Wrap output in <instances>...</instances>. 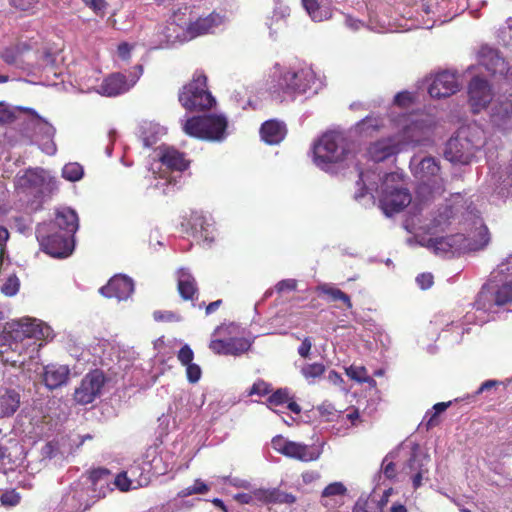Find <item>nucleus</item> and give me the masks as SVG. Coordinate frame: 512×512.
Wrapping results in <instances>:
<instances>
[{
	"mask_svg": "<svg viewBox=\"0 0 512 512\" xmlns=\"http://www.w3.org/2000/svg\"><path fill=\"white\" fill-rule=\"evenodd\" d=\"M265 85L272 97L282 101L285 98L317 94L324 84L321 76L310 65L285 66L276 63L270 69Z\"/></svg>",
	"mask_w": 512,
	"mask_h": 512,
	"instance_id": "f257e3e1",
	"label": "nucleus"
},
{
	"mask_svg": "<svg viewBox=\"0 0 512 512\" xmlns=\"http://www.w3.org/2000/svg\"><path fill=\"white\" fill-rule=\"evenodd\" d=\"M52 337L53 330L51 327L38 319L24 317L7 322L0 333L1 361L10 363L12 366H19L24 371L26 361L23 357V351L28 346L24 340Z\"/></svg>",
	"mask_w": 512,
	"mask_h": 512,
	"instance_id": "f03ea898",
	"label": "nucleus"
},
{
	"mask_svg": "<svg viewBox=\"0 0 512 512\" xmlns=\"http://www.w3.org/2000/svg\"><path fill=\"white\" fill-rule=\"evenodd\" d=\"M392 124L398 130L394 136L381 138L370 144L367 153L375 162L383 161L409 146L425 145L430 140L431 122L419 124L416 119H396L392 115Z\"/></svg>",
	"mask_w": 512,
	"mask_h": 512,
	"instance_id": "7ed1b4c3",
	"label": "nucleus"
},
{
	"mask_svg": "<svg viewBox=\"0 0 512 512\" xmlns=\"http://www.w3.org/2000/svg\"><path fill=\"white\" fill-rule=\"evenodd\" d=\"M360 184L365 191L357 194V197L376 191L380 207L386 216L400 212L411 202V195L404 187L401 173L392 172L381 177L375 172H361L358 185Z\"/></svg>",
	"mask_w": 512,
	"mask_h": 512,
	"instance_id": "20e7f679",
	"label": "nucleus"
},
{
	"mask_svg": "<svg viewBox=\"0 0 512 512\" xmlns=\"http://www.w3.org/2000/svg\"><path fill=\"white\" fill-rule=\"evenodd\" d=\"M78 227L76 212L64 207L57 210L54 223L39 225L36 235L44 252L55 258H65L74 249L73 235Z\"/></svg>",
	"mask_w": 512,
	"mask_h": 512,
	"instance_id": "39448f33",
	"label": "nucleus"
},
{
	"mask_svg": "<svg viewBox=\"0 0 512 512\" xmlns=\"http://www.w3.org/2000/svg\"><path fill=\"white\" fill-rule=\"evenodd\" d=\"M354 157L353 143L341 131H329L313 144V162L321 170L334 173Z\"/></svg>",
	"mask_w": 512,
	"mask_h": 512,
	"instance_id": "423d86ee",
	"label": "nucleus"
},
{
	"mask_svg": "<svg viewBox=\"0 0 512 512\" xmlns=\"http://www.w3.org/2000/svg\"><path fill=\"white\" fill-rule=\"evenodd\" d=\"M510 265H512V255L507 259V263H501L491 273L489 281L482 287L475 301V306L478 310L491 312L494 307L512 302V272L509 271Z\"/></svg>",
	"mask_w": 512,
	"mask_h": 512,
	"instance_id": "0eeeda50",
	"label": "nucleus"
},
{
	"mask_svg": "<svg viewBox=\"0 0 512 512\" xmlns=\"http://www.w3.org/2000/svg\"><path fill=\"white\" fill-rule=\"evenodd\" d=\"M485 141L483 128L477 123H469L460 127L448 140L444 156L451 163L469 164L485 145Z\"/></svg>",
	"mask_w": 512,
	"mask_h": 512,
	"instance_id": "6e6552de",
	"label": "nucleus"
},
{
	"mask_svg": "<svg viewBox=\"0 0 512 512\" xmlns=\"http://www.w3.org/2000/svg\"><path fill=\"white\" fill-rule=\"evenodd\" d=\"M154 153L151 170L156 179L163 180V183L158 181L155 187L176 184L181 172L188 168L189 161L178 150L166 145L159 146Z\"/></svg>",
	"mask_w": 512,
	"mask_h": 512,
	"instance_id": "1a4fd4ad",
	"label": "nucleus"
},
{
	"mask_svg": "<svg viewBox=\"0 0 512 512\" xmlns=\"http://www.w3.org/2000/svg\"><path fill=\"white\" fill-rule=\"evenodd\" d=\"M112 481L113 474L108 470H94L85 478L80 489V485L73 487V490L67 496L66 501H69L71 497L73 500L77 501V509H86L90 505V499L105 497L113 490Z\"/></svg>",
	"mask_w": 512,
	"mask_h": 512,
	"instance_id": "9d476101",
	"label": "nucleus"
},
{
	"mask_svg": "<svg viewBox=\"0 0 512 512\" xmlns=\"http://www.w3.org/2000/svg\"><path fill=\"white\" fill-rule=\"evenodd\" d=\"M228 122L224 115L192 117L182 121L183 131L199 139L222 141L227 136Z\"/></svg>",
	"mask_w": 512,
	"mask_h": 512,
	"instance_id": "9b49d317",
	"label": "nucleus"
},
{
	"mask_svg": "<svg viewBox=\"0 0 512 512\" xmlns=\"http://www.w3.org/2000/svg\"><path fill=\"white\" fill-rule=\"evenodd\" d=\"M143 73V67L137 65L129 73L128 78L122 73H113L106 77L100 84H97L99 78L89 77L83 84V89L87 92L95 91L100 95L113 97L130 90L139 80Z\"/></svg>",
	"mask_w": 512,
	"mask_h": 512,
	"instance_id": "f8f14e48",
	"label": "nucleus"
},
{
	"mask_svg": "<svg viewBox=\"0 0 512 512\" xmlns=\"http://www.w3.org/2000/svg\"><path fill=\"white\" fill-rule=\"evenodd\" d=\"M207 78L202 72H196L192 81L185 85L179 94V101L187 110L209 109L215 99L207 89Z\"/></svg>",
	"mask_w": 512,
	"mask_h": 512,
	"instance_id": "ddd939ff",
	"label": "nucleus"
},
{
	"mask_svg": "<svg viewBox=\"0 0 512 512\" xmlns=\"http://www.w3.org/2000/svg\"><path fill=\"white\" fill-rule=\"evenodd\" d=\"M482 229V240L480 242L465 243L464 234H454L446 237L430 238L422 245L433 250V252L440 256H453L459 253L477 252L487 242L485 229Z\"/></svg>",
	"mask_w": 512,
	"mask_h": 512,
	"instance_id": "4468645a",
	"label": "nucleus"
},
{
	"mask_svg": "<svg viewBox=\"0 0 512 512\" xmlns=\"http://www.w3.org/2000/svg\"><path fill=\"white\" fill-rule=\"evenodd\" d=\"M185 12V19L175 18L176 24L185 25L186 39H194L206 34H212L217 28L223 26L227 22L225 13L213 11L208 15L199 16L192 19L188 13V8L183 10Z\"/></svg>",
	"mask_w": 512,
	"mask_h": 512,
	"instance_id": "2eb2a0df",
	"label": "nucleus"
},
{
	"mask_svg": "<svg viewBox=\"0 0 512 512\" xmlns=\"http://www.w3.org/2000/svg\"><path fill=\"white\" fill-rule=\"evenodd\" d=\"M271 446L276 452L301 462L316 461L322 454L320 446L291 441L282 435L273 437Z\"/></svg>",
	"mask_w": 512,
	"mask_h": 512,
	"instance_id": "dca6fc26",
	"label": "nucleus"
},
{
	"mask_svg": "<svg viewBox=\"0 0 512 512\" xmlns=\"http://www.w3.org/2000/svg\"><path fill=\"white\" fill-rule=\"evenodd\" d=\"M410 167L414 176L422 182L423 186L430 187L433 194L441 193V179L438 176L440 167L434 157L427 156L420 159L418 156H414L411 159Z\"/></svg>",
	"mask_w": 512,
	"mask_h": 512,
	"instance_id": "f3484780",
	"label": "nucleus"
},
{
	"mask_svg": "<svg viewBox=\"0 0 512 512\" xmlns=\"http://www.w3.org/2000/svg\"><path fill=\"white\" fill-rule=\"evenodd\" d=\"M28 129L32 131L29 135L32 140L39 145L41 150L53 155L56 152V145L53 142L55 128L36 112L31 111V118L28 121Z\"/></svg>",
	"mask_w": 512,
	"mask_h": 512,
	"instance_id": "a211bd4d",
	"label": "nucleus"
},
{
	"mask_svg": "<svg viewBox=\"0 0 512 512\" xmlns=\"http://www.w3.org/2000/svg\"><path fill=\"white\" fill-rule=\"evenodd\" d=\"M104 383L105 377L102 371L94 370L88 373L75 389V401L82 405L92 403L100 395Z\"/></svg>",
	"mask_w": 512,
	"mask_h": 512,
	"instance_id": "6ab92c4d",
	"label": "nucleus"
},
{
	"mask_svg": "<svg viewBox=\"0 0 512 512\" xmlns=\"http://www.w3.org/2000/svg\"><path fill=\"white\" fill-rule=\"evenodd\" d=\"M461 83L454 71H441L430 78L428 93L432 98L449 97L459 91Z\"/></svg>",
	"mask_w": 512,
	"mask_h": 512,
	"instance_id": "aec40b11",
	"label": "nucleus"
},
{
	"mask_svg": "<svg viewBox=\"0 0 512 512\" xmlns=\"http://www.w3.org/2000/svg\"><path fill=\"white\" fill-rule=\"evenodd\" d=\"M414 95L408 91H402L395 95L393 105L389 110V119L392 122V113L396 119L413 118L416 119L419 124L423 122H431V130L435 125V120L430 115H424L419 113H404L402 110L409 109L414 104Z\"/></svg>",
	"mask_w": 512,
	"mask_h": 512,
	"instance_id": "412c9836",
	"label": "nucleus"
},
{
	"mask_svg": "<svg viewBox=\"0 0 512 512\" xmlns=\"http://www.w3.org/2000/svg\"><path fill=\"white\" fill-rule=\"evenodd\" d=\"M468 96L473 112L478 113L485 109L491 102L493 93L486 80L475 76L469 83Z\"/></svg>",
	"mask_w": 512,
	"mask_h": 512,
	"instance_id": "4be33fe9",
	"label": "nucleus"
},
{
	"mask_svg": "<svg viewBox=\"0 0 512 512\" xmlns=\"http://www.w3.org/2000/svg\"><path fill=\"white\" fill-rule=\"evenodd\" d=\"M478 61L491 74L505 76L507 80L512 79V71L510 72L508 64L497 50L488 46L481 47L478 52Z\"/></svg>",
	"mask_w": 512,
	"mask_h": 512,
	"instance_id": "5701e85b",
	"label": "nucleus"
},
{
	"mask_svg": "<svg viewBox=\"0 0 512 512\" xmlns=\"http://www.w3.org/2000/svg\"><path fill=\"white\" fill-rule=\"evenodd\" d=\"M430 457L427 454L414 452L409 458L403 471L410 476L415 490L423 485V480H428Z\"/></svg>",
	"mask_w": 512,
	"mask_h": 512,
	"instance_id": "b1692460",
	"label": "nucleus"
},
{
	"mask_svg": "<svg viewBox=\"0 0 512 512\" xmlns=\"http://www.w3.org/2000/svg\"><path fill=\"white\" fill-rule=\"evenodd\" d=\"M99 292L107 298H116L118 301L127 300L134 292V282L125 275H115L99 289Z\"/></svg>",
	"mask_w": 512,
	"mask_h": 512,
	"instance_id": "393cba45",
	"label": "nucleus"
},
{
	"mask_svg": "<svg viewBox=\"0 0 512 512\" xmlns=\"http://www.w3.org/2000/svg\"><path fill=\"white\" fill-rule=\"evenodd\" d=\"M462 216L465 219V224L469 227V234H468V236H465V243L480 242L482 240L481 239L482 238V236H481L482 229L481 228H484L486 236H487V242L481 248H479L477 251H480V250H483L484 248H486L490 242V234H489L488 228L483 223V220L478 215V211L474 207L472 208L471 206H468L466 208L465 212L462 213Z\"/></svg>",
	"mask_w": 512,
	"mask_h": 512,
	"instance_id": "a878e982",
	"label": "nucleus"
},
{
	"mask_svg": "<svg viewBox=\"0 0 512 512\" xmlns=\"http://www.w3.org/2000/svg\"><path fill=\"white\" fill-rule=\"evenodd\" d=\"M46 181V172L41 168H30L15 177V187L23 192H38Z\"/></svg>",
	"mask_w": 512,
	"mask_h": 512,
	"instance_id": "bb28decb",
	"label": "nucleus"
},
{
	"mask_svg": "<svg viewBox=\"0 0 512 512\" xmlns=\"http://www.w3.org/2000/svg\"><path fill=\"white\" fill-rule=\"evenodd\" d=\"M490 121L499 129H512V99H499L493 102L490 110Z\"/></svg>",
	"mask_w": 512,
	"mask_h": 512,
	"instance_id": "cd10ccee",
	"label": "nucleus"
},
{
	"mask_svg": "<svg viewBox=\"0 0 512 512\" xmlns=\"http://www.w3.org/2000/svg\"><path fill=\"white\" fill-rule=\"evenodd\" d=\"M70 370L67 365L49 364L42 368L41 376L44 385L50 389H56L66 384Z\"/></svg>",
	"mask_w": 512,
	"mask_h": 512,
	"instance_id": "c85d7f7f",
	"label": "nucleus"
},
{
	"mask_svg": "<svg viewBox=\"0 0 512 512\" xmlns=\"http://www.w3.org/2000/svg\"><path fill=\"white\" fill-rule=\"evenodd\" d=\"M251 346L245 338H230L226 340L216 339L210 342V349L216 354L240 355L246 352Z\"/></svg>",
	"mask_w": 512,
	"mask_h": 512,
	"instance_id": "c756f323",
	"label": "nucleus"
},
{
	"mask_svg": "<svg viewBox=\"0 0 512 512\" xmlns=\"http://www.w3.org/2000/svg\"><path fill=\"white\" fill-rule=\"evenodd\" d=\"M257 504H292L296 501L294 495L281 491L279 488L253 489Z\"/></svg>",
	"mask_w": 512,
	"mask_h": 512,
	"instance_id": "7c9ffc66",
	"label": "nucleus"
},
{
	"mask_svg": "<svg viewBox=\"0 0 512 512\" xmlns=\"http://www.w3.org/2000/svg\"><path fill=\"white\" fill-rule=\"evenodd\" d=\"M31 47L22 42L14 46L6 47L0 54L1 58L9 65L23 67L24 64H31Z\"/></svg>",
	"mask_w": 512,
	"mask_h": 512,
	"instance_id": "2f4dec72",
	"label": "nucleus"
},
{
	"mask_svg": "<svg viewBox=\"0 0 512 512\" xmlns=\"http://www.w3.org/2000/svg\"><path fill=\"white\" fill-rule=\"evenodd\" d=\"M177 16L185 19V12H183V10H179L172 15L167 25L161 31L162 37L159 40V44L188 40L185 37V25L176 24L175 18Z\"/></svg>",
	"mask_w": 512,
	"mask_h": 512,
	"instance_id": "473e14b6",
	"label": "nucleus"
},
{
	"mask_svg": "<svg viewBox=\"0 0 512 512\" xmlns=\"http://www.w3.org/2000/svg\"><path fill=\"white\" fill-rule=\"evenodd\" d=\"M302 5L314 22H322L332 17L331 0H301Z\"/></svg>",
	"mask_w": 512,
	"mask_h": 512,
	"instance_id": "72a5a7b5",
	"label": "nucleus"
},
{
	"mask_svg": "<svg viewBox=\"0 0 512 512\" xmlns=\"http://www.w3.org/2000/svg\"><path fill=\"white\" fill-rule=\"evenodd\" d=\"M21 396L11 388H0V419L11 417L20 407Z\"/></svg>",
	"mask_w": 512,
	"mask_h": 512,
	"instance_id": "f704fd0d",
	"label": "nucleus"
},
{
	"mask_svg": "<svg viewBox=\"0 0 512 512\" xmlns=\"http://www.w3.org/2000/svg\"><path fill=\"white\" fill-rule=\"evenodd\" d=\"M192 228L199 239L211 244L216 237V229L213 219L206 215H195Z\"/></svg>",
	"mask_w": 512,
	"mask_h": 512,
	"instance_id": "c9c22d12",
	"label": "nucleus"
},
{
	"mask_svg": "<svg viewBox=\"0 0 512 512\" xmlns=\"http://www.w3.org/2000/svg\"><path fill=\"white\" fill-rule=\"evenodd\" d=\"M453 212L451 206H445L443 210H439L438 214L430 220L429 223L421 224L420 220L418 223H415L414 218L411 219V225L413 230H423L427 232H432L433 230L441 229L451 218ZM410 223L407 222L406 228L409 229Z\"/></svg>",
	"mask_w": 512,
	"mask_h": 512,
	"instance_id": "e433bc0d",
	"label": "nucleus"
},
{
	"mask_svg": "<svg viewBox=\"0 0 512 512\" xmlns=\"http://www.w3.org/2000/svg\"><path fill=\"white\" fill-rule=\"evenodd\" d=\"M261 139L269 144L280 143L286 135V127L283 123L275 120L266 121L260 129Z\"/></svg>",
	"mask_w": 512,
	"mask_h": 512,
	"instance_id": "4c0bfd02",
	"label": "nucleus"
},
{
	"mask_svg": "<svg viewBox=\"0 0 512 512\" xmlns=\"http://www.w3.org/2000/svg\"><path fill=\"white\" fill-rule=\"evenodd\" d=\"M290 14V8L282 0L274 1L272 16L266 19V26L269 29L270 37L275 38L278 24L281 23Z\"/></svg>",
	"mask_w": 512,
	"mask_h": 512,
	"instance_id": "58836bf2",
	"label": "nucleus"
},
{
	"mask_svg": "<svg viewBox=\"0 0 512 512\" xmlns=\"http://www.w3.org/2000/svg\"><path fill=\"white\" fill-rule=\"evenodd\" d=\"M178 290L181 297L185 300L192 299L197 292L196 281L191 273L181 268L178 271Z\"/></svg>",
	"mask_w": 512,
	"mask_h": 512,
	"instance_id": "ea45409f",
	"label": "nucleus"
},
{
	"mask_svg": "<svg viewBox=\"0 0 512 512\" xmlns=\"http://www.w3.org/2000/svg\"><path fill=\"white\" fill-rule=\"evenodd\" d=\"M384 126L382 118L369 115L355 125V133L361 137H369L378 132Z\"/></svg>",
	"mask_w": 512,
	"mask_h": 512,
	"instance_id": "a19ab883",
	"label": "nucleus"
},
{
	"mask_svg": "<svg viewBox=\"0 0 512 512\" xmlns=\"http://www.w3.org/2000/svg\"><path fill=\"white\" fill-rule=\"evenodd\" d=\"M165 134L166 128L158 123L145 122L141 126V138L146 147L154 145Z\"/></svg>",
	"mask_w": 512,
	"mask_h": 512,
	"instance_id": "79ce46f5",
	"label": "nucleus"
},
{
	"mask_svg": "<svg viewBox=\"0 0 512 512\" xmlns=\"http://www.w3.org/2000/svg\"><path fill=\"white\" fill-rule=\"evenodd\" d=\"M144 486H147L146 478L131 480L126 472L119 473L117 476L113 475L112 487H116L120 491L126 492Z\"/></svg>",
	"mask_w": 512,
	"mask_h": 512,
	"instance_id": "37998d69",
	"label": "nucleus"
},
{
	"mask_svg": "<svg viewBox=\"0 0 512 512\" xmlns=\"http://www.w3.org/2000/svg\"><path fill=\"white\" fill-rule=\"evenodd\" d=\"M346 375L358 382V383H368L370 385H375V380L368 375V371L364 366L361 365H350L345 368Z\"/></svg>",
	"mask_w": 512,
	"mask_h": 512,
	"instance_id": "c03bdc74",
	"label": "nucleus"
},
{
	"mask_svg": "<svg viewBox=\"0 0 512 512\" xmlns=\"http://www.w3.org/2000/svg\"><path fill=\"white\" fill-rule=\"evenodd\" d=\"M450 403L451 402L437 403L431 410L426 412L423 421L427 430L438 425V415L444 412L449 407Z\"/></svg>",
	"mask_w": 512,
	"mask_h": 512,
	"instance_id": "a18cd8bd",
	"label": "nucleus"
},
{
	"mask_svg": "<svg viewBox=\"0 0 512 512\" xmlns=\"http://www.w3.org/2000/svg\"><path fill=\"white\" fill-rule=\"evenodd\" d=\"M317 289L321 293L328 295L331 298V300H333V301L340 300L346 304L347 308H349V309L352 308V303L350 301L349 296L347 294H345L344 292H342L340 289H338L330 284H321L318 286Z\"/></svg>",
	"mask_w": 512,
	"mask_h": 512,
	"instance_id": "49530a36",
	"label": "nucleus"
},
{
	"mask_svg": "<svg viewBox=\"0 0 512 512\" xmlns=\"http://www.w3.org/2000/svg\"><path fill=\"white\" fill-rule=\"evenodd\" d=\"M84 176L83 167L76 162L67 163L62 168V177L70 182L80 181Z\"/></svg>",
	"mask_w": 512,
	"mask_h": 512,
	"instance_id": "de8ad7c7",
	"label": "nucleus"
},
{
	"mask_svg": "<svg viewBox=\"0 0 512 512\" xmlns=\"http://www.w3.org/2000/svg\"><path fill=\"white\" fill-rule=\"evenodd\" d=\"M325 372V366L322 363L305 364L301 368V374L309 382L313 383L316 378H319Z\"/></svg>",
	"mask_w": 512,
	"mask_h": 512,
	"instance_id": "09e8293b",
	"label": "nucleus"
},
{
	"mask_svg": "<svg viewBox=\"0 0 512 512\" xmlns=\"http://www.w3.org/2000/svg\"><path fill=\"white\" fill-rule=\"evenodd\" d=\"M347 492L346 487L341 482H333L322 491L323 504L328 506V499L332 497H343Z\"/></svg>",
	"mask_w": 512,
	"mask_h": 512,
	"instance_id": "8fccbe9b",
	"label": "nucleus"
},
{
	"mask_svg": "<svg viewBox=\"0 0 512 512\" xmlns=\"http://www.w3.org/2000/svg\"><path fill=\"white\" fill-rule=\"evenodd\" d=\"M378 509L377 501L370 498L360 497L353 508V512H376Z\"/></svg>",
	"mask_w": 512,
	"mask_h": 512,
	"instance_id": "3c124183",
	"label": "nucleus"
},
{
	"mask_svg": "<svg viewBox=\"0 0 512 512\" xmlns=\"http://www.w3.org/2000/svg\"><path fill=\"white\" fill-rule=\"evenodd\" d=\"M131 480H140L146 478L147 485L150 481L149 469L141 467L140 465H133L125 471Z\"/></svg>",
	"mask_w": 512,
	"mask_h": 512,
	"instance_id": "603ef678",
	"label": "nucleus"
},
{
	"mask_svg": "<svg viewBox=\"0 0 512 512\" xmlns=\"http://www.w3.org/2000/svg\"><path fill=\"white\" fill-rule=\"evenodd\" d=\"M19 280L16 276L12 275L7 278L5 283L1 286V291L6 296H14L19 291Z\"/></svg>",
	"mask_w": 512,
	"mask_h": 512,
	"instance_id": "864d4df0",
	"label": "nucleus"
},
{
	"mask_svg": "<svg viewBox=\"0 0 512 512\" xmlns=\"http://www.w3.org/2000/svg\"><path fill=\"white\" fill-rule=\"evenodd\" d=\"M289 401L287 389H279L268 398L269 407L279 406Z\"/></svg>",
	"mask_w": 512,
	"mask_h": 512,
	"instance_id": "5fc2aeb1",
	"label": "nucleus"
},
{
	"mask_svg": "<svg viewBox=\"0 0 512 512\" xmlns=\"http://www.w3.org/2000/svg\"><path fill=\"white\" fill-rule=\"evenodd\" d=\"M20 494L15 490H7L0 496V502L3 506L14 507L20 502Z\"/></svg>",
	"mask_w": 512,
	"mask_h": 512,
	"instance_id": "6e6d98bb",
	"label": "nucleus"
},
{
	"mask_svg": "<svg viewBox=\"0 0 512 512\" xmlns=\"http://www.w3.org/2000/svg\"><path fill=\"white\" fill-rule=\"evenodd\" d=\"M177 358L183 366L193 363L194 353L188 344L181 347L177 354Z\"/></svg>",
	"mask_w": 512,
	"mask_h": 512,
	"instance_id": "4d7b16f0",
	"label": "nucleus"
},
{
	"mask_svg": "<svg viewBox=\"0 0 512 512\" xmlns=\"http://www.w3.org/2000/svg\"><path fill=\"white\" fill-rule=\"evenodd\" d=\"M186 376L190 383H197L202 375V371L199 365L191 363L185 366Z\"/></svg>",
	"mask_w": 512,
	"mask_h": 512,
	"instance_id": "13d9d810",
	"label": "nucleus"
},
{
	"mask_svg": "<svg viewBox=\"0 0 512 512\" xmlns=\"http://www.w3.org/2000/svg\"><path fill=\"white\" fill-rule=\"evenodd\" d=\"M82 2L98 15H103L105 13L107 7L105 0H82Z\"/></svg>",
	"mask_w": 512,
	"mask_h": 512,
	"instance_id": "bf43d9fd",
	"label": "nucleus"
},
{
	"mask_svg": "<svg viewBox=\"0 0 512 512\" xmlns=\"http://www.w3.org/2000/svg\"><path fill=\"white\" fill-rule=\"evenodd\" d=\"M268 392H269L268 384L264 381L259 380L252 385L251 389L248 392V395L264 396Z\"/></svg>",
	"mask_w": 512,
	"mask_h": 512,
	"instance_id": "052dcab7",
	"label": "nucleus"
},
{
	"mask_svg": "<svg viewBox=\"0 0 512 512\" xmlns=\"http://www.w3.org/2000/svg\"><path fill=\"white\" fill-rule=\"evenodd\" d=\"M14 114L12 110L4 102H0V125L13 121Z\"/></svg>",
	"mask_w": 512,
	"mask_h": 512,
	"instance_id": "680f3d73",
	"label": "nucleus"
},
{
	"mask_svg": "<svg viewBox=\"0 0 512 512\" xmlns=\"http://www.w3.org/2000/svg\"><path fill=\"white\" fill-rule=\"evenodd\" d=\"M359 421H360V414H359L358 410H356V409L349 411L348 413H346L345 415H343L341 417V422L347 426H348V422L350 423V426H356Z\"/></svg>",
	"mask_w": 512,
	"mask_h": 512,
	"instance_id": "e2e57ef3",
	"label": "nucleus"
},
{
	"mask_svg": "<svg viewBox=\"0 0 512 512\" xmlns=\"http://www.w3.org/2000/svg\"><path fill=\"white\" fill-rule=\"evenodd\" d=\"M296 280L294 279H285V280H281L279 281L276 286H275V289L278 293H282V292H285V291H293L296 289Z\"/></svg>",
	"mask_w": 512,
	"mask_h": 512,
	"instance_id": "0e129e2a",
	"label": "nucleus"
},
{
	"mask_svg": "<svg viewBox=\"0 0 512 512\" xmlns=\"http://www.w3.org/2000/svg\"><path fill=\"white\" fill-rule=\"evenodd\" d=\"M133 48V45L126 42L119 44L117 49L118 57L123 61H127L131 56V51L133 50Z\"/></svg>",
	"mask_w": 512,
	"mask_h": 512,
	"instance_id": "69168bd1",
	"label": "nucleus"
},
{
	"mask_svg": "<svg viewBox=\"0 0 512 512\" xmlns=\"http://www.w3.org/2000/svg\"><path fill=\"white\" fill-rule=\"evenodd\" d=\"M416 282L421 289H428L433 284V276L430 273H422L417 276Z\"/></svg>",
	"mask_w": 512,
	"mask_h": 512,
	"instance_id": "338daca9",
	"label": "nucleus"
},
{
	"mask_svg": "<svg viewBox=\"0 0 512 512\" xmlns=\"http://www.w3.org/2000/svg\"><path fill=\"white\" fill-rule=\"evenodd\" d=\"M390 455L386 456L382 462V470L384 475L387 478H394L395 477V465L392 461L389 460Z\"/></svg>",
	"mask_w": 512,
	"mask_h": 512,
	"instance_id": "774afa93",
	"label": "nucleus"
}]
</instances>
